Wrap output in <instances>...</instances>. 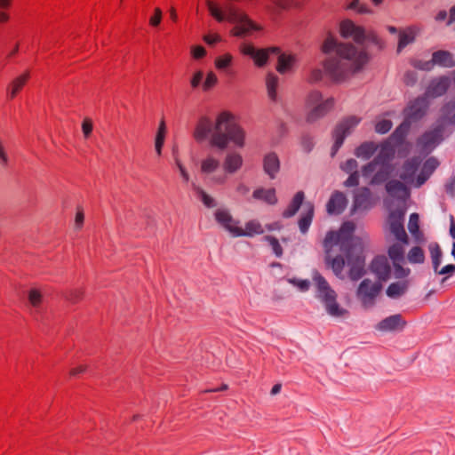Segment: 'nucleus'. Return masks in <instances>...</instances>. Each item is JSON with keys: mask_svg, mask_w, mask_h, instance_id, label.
I'll use <instances>...</instances> for the list:
<instances>
[{"mask_svg": "<svg viewBox=\"0 0 455 455\" xmlns=\"http://www.w3.org/2000/svg\"><path fill=\"white\" fill-rule=\"evenodd\" d=\"M265 239L271 245L273 251L277 257H281L283 254V248L281 244L279 243V241L277 238L272 235H267L265 236Z\"/></svg>", "mask_w": 455, "mask_h": 455, "instance_id": "864d4df0", "label": "nucleus"}, {"mask_svg": "<svg viewBox=\"0 0 455 455\" xmlns=\"http://www.w3.org/2000/svg\"><path fill=\"white\" fill-rule=\"evenodd\" d=\"M439 162L435 157H429L423 164L422 169L416 178L415 186L421 187L431 176V174L435 172V170L438 167Z\"/></svg>", "mask_w": 455, "mask_h": 455, "instance_id": "a211bd4d", "label": "nucleus"}, {"mask_svg": "<svg viewBox=\"0 0 455 455\" xmlns=\"http://www.w3.org/2000/svg\"><path fill=\"white\" fill-rule=\"evenodd\" d=\"M217 84L218 77L212 71H211L207 74L206 78L202 84V89L204 92H209L215 87Z\"/></svg>", "mask_w": 455, "mask_h": 455, "instance_id": "49530a36", "label": "nucleus"}, {"mask_svg": "<svg viewBox=\"0 0 455 455\" xmlns=\"http://www.w3.org/2000/svg\"><path fill=\"white\" fill-rule=\"evenodd\" d=\"M65 297L71 303H78L84 297V290L82 288H77L67 291Z\"/></svg>", "mask_w": 455, "mask_h": 455, "instance_id": "37998d69", "label": "nucleus"}, {"mask_svg": "<svg viewBox=\"0 0 455 455\" xmlns=\"http://www.w3.org/2000/svg\"><path fill=\"white\" fill-rule=\"evenodd\" d=\"M419 164L420 160L418 157L406 160L403 164V171L400 174L401 180L406 182H413Z\"/></svg>", "mask_w": 455, "mask_h": 455, "instance_id": "aec40b11", "label": "nucleus"}, {"mask_svg": "<svg viewBox=\"0 0 455 455\" xmlns=\"http://www.w3.org/2000/svg\"><path fill=\"white\" fill-rule=\"evenodd\" d=\"M243 165V157L237 153L228 154L224 159L223 168L227 173L237 172Z\"/></svg>", "mask_w": 455, "mask_h": 455, "instance_id": "b1692460", "label": "nucleus"}, {"mask_svg": "<svg viewBox=\"0 0 455 455\" xmlns=\"http://www.w3.org/2000/svg\"><path fill=\"white\" fill-rule=\"evenodd\" d=\"M347 8L354 10L360 14L371 12L370 8L365 4L361 3L360 0H352Z\"/></svg>", "mask_w": 455, "mask_h": 455, "instance_id": "09e8293b", "label": "nucleus"}, {"mask_svg": "<svg viewBox=\"0 0 455 455\" xmlns=\"http://www.w3.org/2000/svg\"><path fill=\"white\" fill-rule=\"evenodd\" d=\"M217 222L229 231L233 235L237 236L240 228L239 222L235 220L228 211L219 209L214 213Z\"/></svg>", "mask_w": 455, "mask_h": 455, "instance_id": "4468645a", "label": "nucleus"}, {"mask_svg": "<svg viewBox=\"0 0 455 455\" xmlns=\"http://www.w3.org/2000/svg\"><path fill=\"white\" fill-rule=\"evenodd\" d=\"M220 167L219 159L212 156H208L201 161L200 171L204 174H211L218 170Z\"/></svg>", "mask_w": 455, "mask_h": 455, "instance_id": "f704fd0d", "label": "nucleus"}, {"mask_svg": "<svg viewBox=\"0 0 455 455\" xmlns=\"http://www.w3.org/2000/svg\"><path fill=\"white\" fill-rule=\"evenodd\" d=\"M409 131V124H402L400 126H398L394 133L392 134V137L395 138L398 142L402 143Z\"/></svg>", "mask_w": 455, "mask_h": 455, "instance_id": "3c124183", "label": "nucleus"}, {"mask_svg": "<svg viewBox=\"0 0 455 455\" xmlns=\"http://www.w3.org/2000/svg\"><path fill=\"white\" fill-rule=\"evenodd\" d=\"M234 116L228 111L220 113L215 120L210 138V145L220 150L228 148L229 141L243 148L245 144V132L234 122Z\"/></svg>", "mask_w": 455, "mask_h": 455, "instance_id": "7ed1b4c3", "label": "nucleus"}, {"mask_svg": "<svg viewBox=\"0 0 455 455\" xmlns=\"http://www.w3.org/2000/svg\"><path fill=\"white\" fill-rule=\"evenodd\" d=\"M84 210L82 207H78L76 214V219H75L76 225L78 228H82V226L84 224Z\"/></svg>", "mask_w": 455, "mask_h": 455, "instance_id": "e2e57ef3", "label": "nucleus"}, {"mask_svg": "<svg viewBox=\"0 0 455 455\" xmlns=\"http://www.w3.org/2000/svg\"><path fill=\"white\" fill-rule=\"evenodd\" d=\"M212 129V124L211 119L207 116H203L198 120L193 136L196 141H202L206 139Z\"/></svg>", "mask_w": 455, "mask_h": 455, "instance_id": "5701e85b", "label": "nucleus"}, {"mask_svg": "<svg viewBox=\"0 0 455 455\" xmlns=\"http://www.w3.org/2000/svg\"><path fill=\"white\" fill-rule=\"evenodd\" d=\"M313 281L316 288L317 297L325 305L327 312L332 316H342L347 313V310L341 308L337 302V293L330 286L326 279L319 273H315L313 276Z\"/></svg>", "mask_w": 455, "mask_h": 455, "instance_id": "20e7f679", "label": "nucleus"}, {"mask_svg": "<svg viewBox=\"0 0 455 455\" xmlns=\"http://www.w3.org/2000/svg\"><path fill=\"white\" fill-rule=\"evenodd\" d=\"M354 225L344 224L339 230L327 232L323 241L324 262L338 277H343L346 264L349 266L348 276L352 281L364 275V260L359 255L351 233Z\"/></svg>", "mask_w": 455, "mask_h": 455, "instance_id": "f03ea898", "label": "nucleus"}, {"mask_svg": "<svg viewBox=\"0 0 455 455\" xmlns=\"http://www.w3.org/2000/svg\"><path fill=\"white\" fill-rule=\"evenodd\" d=\"M0 162L3 166H7L9 163L7 153L5 152L3 143L0 141Z\"/></svg>", "mask_w": 455, "mask_h": 455, "instance_id": "338daca9", "label": "nucleus"}, {"mask_svg": "<svg viewBox=\"0 0 455 455\" xmlns=\"http://www.w3.org/2000/svg\"><path fill=\"white\" fill-rule=\"evenodd\" d=\"M435 65H439L444 68L454 67L455 60L453 59V55L448 51H436L433 53L431 61L425 63V67H421V68L429 70Z\"/></svg>", "mask_w": 455, "mask_h": 455, "instance_id": "ddd939ff", "label": "nucleus"}, {"mask_svg": "<svg viewBox=\"0 0 455 455\" xmlns=\"http://www.w3.org/2000/svg\"><path fill=\"white\" fill-rule=\"evenodd\" d=\"M266 84L269 98L273 100H276V88L278 85V77L274 74H268L266 78Z\"/></svg>", "mask_w": 455, "mask_h": 455, "instance_id": "58836bf2", "label": "nucleus"}, {"mask_svg": "<svg viewBox=\"0 0 455 455\" xmlns=\"http://www.w3.org/2000/svg\"><path fill=\"white\" fill-rule=\"evenodd\" d=\"M304 192L299 191L297 192L292 200L291 201L290 204L287 206V208L283 212V218H291L294 216L299 209L300 208L303 200H304Z\"/></svg>", "mask_w": 455, "mask_h": 455, "instance_id": "cd10ccee", "label": "nucleus"}, {"mask_svg": "<svg viewBox=\"0 0 455 455\" xmlns=\"http://www.w3.org/2000/svg\"><path fill=\"white\" fill-rule=\"evenodd\" d=\"M403 244V243H394L388 248L387 251L388 256L393 261L395 275L396 278H405L411 273L409 268L403 267L401 265V262H403L404 259V249Z\"/></svg>", "mask_w": 455, "mask_h": 455, "instance_id": "9d476101", "label": "nucleus"}, {"mask_svg": "<svg viewBox=\"0 0 455 455\" xmlns=\"http://www.w3.org/2000/svg\"><path fill=\"white\" fill-rule=\"evenodd\" d=\"M271 53H280V48L268 47L265 49H258L252 58L255 65L259 68L264 67L267 64Z\"/></svg>", "mask_w": 455, "mask_h": 455, "instance_id": "bb28decb", "label": "nucleus"}, {"mask_svg": "<svg viewBox=\"0 0 455 455\" xmlns=\"http://www.w3.org/2000/svg\"><path fill=\"white\" fill-rule=\"evenodd\" d=\"M347 198L342 192H334L327 203V212L330 214H339L347 206Z\"/></svg>", "mask_w": 455, "mask_h": 455, "instance_id": "f3484780", "label": "nucleus"}, {"mask_svg": "<svg viewBox=\"0 0 455 455\" xmlns=\"http://www.w3.org/2000/svg\"><path fill=\"white\" fill-rule=\"evenodd\" d=\"M204 40L208 44H214L221 40L220 36L218 34H210L206 35L204 37Z\"/></svg>", "mask_w": 455, "mask_h": 455, "instance_id": "69168bd1", "label": "nucleus"}, {"mask_svg": "<svg viewBox=\"0 0 455 455\" xmlns=\"http://www.w3.org/2000/svg\"><path fill=\"white\" fill-rule=\"evenodd\" d=\"M291 283L301 291H307L310 286V283L307 280H293Z\"/></svg>", "mask_w": 455, "mask_h": 455, "instance_id": "774afa93", "label": "nucleus"}, {"mask_svg": "<svg viewBox=\"0 0 455 455\" xmlns=\"http://www.w3.org/2000/svg\"><path fill=\"white\" fill-rule=\"evenodd\" d=\"M89 366L85 363H79L71 367L68 371V376L70 378H79L87 372Z\"/></svg>", "mask_w": 455, "mask_h": 455, "instance_id": "de8ad7c7", "label": "nucleus"}, {"mask_svg": "<svg viewBox=\"0 0 455 455\" xmlns=\"http://www.w3.org/2000/svg\"><path fill=\"white\" fill-rule=\"evenodd\" d=\"M323 95L319 91L311 92L307 98V105L313 106L316 104L307 115V121L313 123L317 119L324 116L331 111L335 105L334 98L331 97L322 101Z\"/></svg>", "mask_w": 455, "mask_h": 455, "instance_id": "0eeeda50", "label": "nucleus"}, {"mask_svg": "<svg viewBox=\"0 0 455 455\" xmlns=\"http://www.w3.org/2000/svg\"><path fill=\"white\" fill-rule=\"evenodd\" d=\"M408 228L416 240L422 241L424 239V235L419 230V217L418 213L411 214Z\"/></svg>", "mask_w": 455, "mask_h": 455, "instance_id": "4c0bfd02", "label": "nucleus"}, {"mask_svg": "<svg viewBox=\"0 0 455 455\" xmlns=\"http://www.w3.org/2000/svg\"><path fill=\"white\" fill-rule=\"evenodd\" d=\"M415 31L411 28H408L399 33V41L397 51L401 52L405 46L415 40Z\"/></svg>", "mask_w": 455, "mask_h": 455, "instance_id": "e433bc0d", "label": "nucleus"}, {"mask_svg": "<svg viewBox=\"0 0 455 455\" xmlns=\"http://www.w3.org/2000/svg\"><path fill=\"white\" fill-rule=\"evenodd\" d=\"M197 194L200 196L202 202L206 207L211 208L215 206L214 199L212 196H210L205 191L198 188Z\"/></svg>", "mask_w": 455, "mask_h": 455, "instance_id": "6e6d98bb", "label": "nucleus"}, {"mask_svg": "<svg viewBox=\"0 0 455 455\" xmlns=\"http://www.w3.org/2000/svg\"><path fill=\"white\" fill-rule=\"evenodd\" d=\"M321 50L325 54L334 52V56L323 61V70L315 68L311 71L308 77L310 83L323 80L324 75L332 83H342L361 71L370 60L366 51L357 49L351 43L339 42L331 34L324 39Z\"/></svg>", "mask_w": 455, "mask_h": 455, "instance_id": "f257e3e1", "label": "nucleus"}, {"mask_svg": "<svg viewBox=\"0 0 455 455\" xmlns=\"http://www.w3.org/2000/svg\"><path fill=\"white\" fill-rule=\"evenodd\" d=\"M386 189L392 196H407L409 194L407 187L403 182L396 180H389L386 184Z\"/></svg>", "mask_w": 455, "mask_h": 455, "instance_id": "c9c22d12", "label": "nucleus"}, {"mask_svg": "<svg viewBox=\"0 0 455 455\" xmlns=\"http://www.w3.org/2000/svg\"><path fill=\"white\" fill-rule=\"evenodd\" d=\"M429 251L431 254L434 269L435 272H437L442 258V251L440 246L437 243L431 244L429 246Z\"/></svg>", "mask_w": 455, "mask_h": 455, "instance_id": "79ce46f5", "label": "nucleus"}, {"mask_svg": "<svg viewBox=\"0 0 455 455\" xmlns=\"http://www.w3.org/2000/svg\"><path fill=\"white\" fill-rule=\"evenodd\" d=\"M360 122V118L351 116L343 120V122L336 129V144L340 145L344 138L350 130L355 127Z\"/></svg>", "mask_w": 455, "mask_h": 455, "instance_id": "6ab92c4d", "label": "nucleus"}, {"mask_svg": "<svg viewBox=\"0 0 455 455\" xmlns=\"http://www.w3.org/2000/svg\"><path fill=\"white\" fill-rule=\"evenodd\" d=\"M406 321L400 314L390 315L379 323L378 328L383 331H394L402 330L406 325Z\"/></svg>", "mask_w": 455, "mask_h": 455, "instance_id": "dca6fc26", "label": "nucleus"}, {"mask_svg": "<svg viewBox=\"0 0 455 455\" xmlns=\"http://www.w3.org/2000/svg\"><path fill=\"white\" fill-rule=\"evenodd\" d=\"M233 56L230 53H225L215 59L214 64L217 69H224L232 63Z\"/></svg>", "mask_w": 455, "mask_h": 455, "instance_id": "a18cd8bd", "label": "nucleus"}, {"mask_svg": "<svg viewBox=\"0 0 455 455\" xmlns=\"http://www.w3.org/2000/svg\"><path fill=\"white\" fill-rule=\"evenodd\" d=\"M366 40L372 44H375L379 48H383V45H384L383 41L373 32H370V33L366 34L365 41Z\"/></svg>", "mask_w": 455, "mask_h": 455, "instance_id": "052dcab7", "label": "nucleus"}, {"mask_svg": "<svg viewBox=\"0 0 455 455\" xmlns=\"http://www.w3.org/2000/svg\"><path fill=\"white\" fill-rule=\"evenodd\" d=\"M314 217V205L312 204H307V210L301 214L299 220V227L300 231L305 234L307 232L312 220Z\"/></svg>", "mask_w": 455, "mask_h": 455, "instance_id": "473e14b6", "label": "nucleus"}, {"mask_svg": "<svg viewBox=\"0 0 455 455\" xmlns=\"http://www.w3.org/2000/svg\"><path fill=\"white\" fill-rule=\"evenodd\" d=\"M442 140L440 131L426 132L417 140L421 152L431 151Z\"/></svg>", "mask_w": 455, "mask_h": 455, "instance_id": "2eb2a0df", "label": "nucleus"}, {"mask_svg": "<svg viewBox=\"0 0 455 455\" xmlns=\"http://www.w3.org/2000/svg\"><path fill=\"white\" fill-rule=\"evenodd\" d=\"M257 51L258 50L255 49V47L252 44H243L241 47V52L244 55L251 56V58H253Z\"/></svg>", "mask_w": 455, "mask_h": 455, "instance_id": "0e129e2a", "label": "nucleus"}, {"mask_svg": "<svg viewBox=\"0 0 455 455\" xmlns=\"http://www.w3.org/2000/svg\"><path fill=\"white\" fill-rule=\"evenodd\" d=\"M92 130H93V123H92V119L88 118V117L84 118L82 123V131H83L84 137L85 139L90 138L92 135Z\"/></svg>", "mask_w": 455, "mask_h": 455, "instance_id": "5fc2aeb1", "label": "nucleus"}, {"mask_svg": "<svg viewBox=\"0 0 455 455\" xmlns=\"http://www.w3.org/2000/svg\"><path fill=\"white\" fill-rule=\"evenodd\" d=\"M263 233L264 228L258 220H252L245 224L244 228L240 227L237 236H253Z\"/></svg>", "mask_w": 455, "mask_h": 455, "instance_id": "a878e982", "label": "nucleus"}, {"mask_svg": "<svg viewBox=\"0 0 455 455\" xmlns=\"http://www.w3.org/2000/svg\"><path fill=\"white\" fill-rule=\"evenodd\" d=\"M339 35L343 38H351L358 44L365 42L366 33L362 26L356 25L351 20H344L339 23Z\"/></svg>", "mask_w": 455, "mask_h": 455, "instance_id": "1a4fd4ad", "label": "nucleus"}, {"mask_svg": "<svg viewBox=\"0 0 455 455\" xmlns=\"http://www.w3.org/2000/svg\"><path fill=\"white\" fill-rule=\"evenodd\" d=\"M383 291L381 281L364 278L358 285L356 298L365 307H372Z\"/></svg>", "mask_w": 455, "mask_h": 455, "instance_id": "423d86ee", "label": "nucleus"}, {"mask_svg": "<svg viewBox=\"0 0 455 455\" xmlns=\"http://www.w3.org/2000/svg\"><path fill=\"white\" fill-rule=\"evenodd\" d=\"M263 168L270 179H275L280 171V160L276 154L269 153L263 159Z\"/></svg>", "mask_w": 455, "mask_h": 455, "instance_id": "412c9836", "label": "nucleus"}, {"mask_svg": "<svg viewBox=\"0 0 455 455\" xmlns=\"http://www.w3.org/2000/svg\"><path fill=\"white\" fill-rule=\"evenodd\" d=\"M392 122L387 119H383L376 123L375 131L378 133L385 134L388 132L392 128Z\"/></svg>", "mask_w": 455, "mask_h": 455, "instance_id": "603ef678", "label": "nucleus"}, {"mask_svg": "<svg viewBox=\"0 0 455 455\" xmlns=\"http://www.w3.org/2000/svg\"><path fill=\"white\" fill-rule=\"evenodd\" d=\"M166 135V124L164 120H161L158 127V131L156 137V150L157 154L160 156L162 148L164 146V139Z\"/></svg>", "mask_w": 455, "mask_h": 455, "instance_id": "a19ab883", "label": "nucleus"}, {"mask_svg": "<svg viewBox=\"0 0 455 455\" xmlns=\"http://www.w3.org/2000/svg\"><path fill=\"white\" fill-rule=\"evenodd\" d=\"M207 9L210 15L218 22L226 20V12H224L220 4L214 0H205Z\"/></svg>", "mask_w": 455, "mask_h": 455, "instance_id": "72a5a7b5", "label": "nucleus"}, {"mask_svg": "<svg viewBox=\"0 0 455 455\" xmlns=\"http://www.w3.org/2000/svg\"><path fill=\"white\" fill-rule=\"evenodd\" d=\"M203 78H204V72L202 70L196 71L193 75V76L190 80L191 87L193 89H196L201 84Z\"/></svg>", "mask_w": 455, "mask_h": 455, "instance_id": "4d7b16f0", "label": "nucleus"}, {"mask_svg": "<svg viewBox=\"0 0 455 455\" xmlns=\"http://www.w3.org/2000/svg\"><path fill=\"white\" fill-rule=\"evenodd\" d=\"M225 21L235 24L231 31L235 36H244L251 30L257 29L255 24L245 12L234 5H229L227 8Z\"/></svg>", "mask_w": 455, "mask_h": 455, "instance_id": "39448f33", "label": "nucleus"}, {"mask_svg": "<svg viewBox=\"0 0 455 455\" xmlns=\"http://www.w3.org/2000/svg\"><path fill=\"white\" fill-rule=\"evenodd\" d=\"M255 200L262 201L267 204L274 205L277 203L276 191L274 188H258L252 193Z\"/></svg>", "mask_w": 455, "mask_h": 455, "instance_id": "4be33fe9", "label": "nucleus"}, {"mask_svg": "<svg viewBox=\"0 0 455 455\" xmlns=\"http://www.w3.org/2000/svg\"><path fill=\"white\" fill-rule=\"evenodd\" d=\"M371 273L377 276L378 281L387 282L391 276V266L387 258L384 255L376 256L370 263Z\"/></svg>", "mask_w": 455, "mask_h": 455, "instance_id": "9b49d317", "label": "nucleus"}, {"mask_svg": "<svg viewBox=\"0 0 455 455\" xmlns=\"http://www.w3.org/2000/svg\"><path fill=\"white\" fill-rule=\"evenodd\" d=\"M359 184V173L355 172L349 175L347 180L345 181L347 187H355Z\"/></svg>", "mask_w": 455, "mask_h": 455, "instance_id": "680f3d73", "label": "nucleus"}, {"mask_svg": "<svg viewBox=\"0 0 455 455\" xmlns=\"http://www.w3.org/2000/svg\"><path fill=\"white\" fill-rule=\"evenodd\" d=\"M448 86V80L446 78H440L429 85L427 93L431 97L441 96L446 92Z\"/></svg>", "mask_w": 455, "mask_h": 455, "instance_id": "2f4dec72", "label": "nucleus"}, {"mask_svg": "<svg viewBox=\"0 0 455 455\" xmlns=\"http://www.w3.org/2000/svg\"><path fill=\"white\" fill-rule=\"evenodd\" d=\"M44 300V294L42 289L34 287L28 291V302L31 307L36 310L41 309Z\"/></svg>", "mask_w": 455, "mask_h": 455, "instance_id": "393cba45", "label": "nucleus"}, {"mask_svg": "<svg viewBox=\"0 0 455 455\" xmlns=\"http://www.w3.org/2000/svg\"><path fill=\"white\" fill-rule=\"evenodd\" d=\"M31 79V70L26 69L10 81L6 87V98L13 100L26 87Z\"/></svg>", "mask_w": 455, "mask_h": 455, "instance_id": "f8f14e48", "label": "nucleus"}, {"mask_svg": "<svg viewBox=\"0 0 455 455\" xmlns=\"http://www.w3.org/2000/svg\"><path fill=\"white\" fill-rule=\"evenodd\" d=\"M408 286L407 280L392 283L386 291L387 295L392 299L399 298L406 292Z\"/></svg>", "mask_w": 455, "mask_h": 455, "instance_id": "c85d7f7f", "label": "nucleus"}, {"mask_svg": "<svg viewBox=\"0 0 455 455\" xmlns=\"http://www.w3.org/2000/svg\"><path fill=\"white\" fill-rule=\"evenodd\" d=\"M378 149V145L373 141H365L355 149V156L363 159L371 157Z\"/></svg>", "mask_w": 455, "mask_h": 455, "instance_id": "7c9ffc66", "label": "nucleus"}, {"mask_svg": "<svg viewBox=\"0 0 455 455\" xmlns=\"http://www.w3.org/2000/svg\"><path fill=\"white\" fill-rule=\"evenodd\" d=\"M278 60L276 65V70L280 74H284L289 71L296 61V58L292 54L278 53Z\"/></svg>", "mask_w": 455, "mask_h": 455, "instance_id": "c756f323", "label": "nucleus"}, {"mask_svg": "<svg viewBox=\"0 0 455 455\" xmlns=\"http://www.w3.org/2000/svg\"><path fill=\"white\" fill-rule=\"evenodd\" d=\"M408 260L412 264H421L425 261V253L419 246L412 247L408 252Z\"/></svg>", "mask_w": 455, "mask_h": 455, "instance_id": "ea45409f", "label": "nucleus"}, {"mask_svg": "<svg viewBox=\"0 0 455 455\" xmlns=\"http://www.w3.org/2000/svg\"><path fill=\"white\" fill-rule=\"evenodd\" d=\"M191 54L194 59L199 60L206 55V51L203 46L197 45L192 48Z\"/></svg>", "mask_w": 455, "mask_h": 455, "instance_id": "bf43d9fd", "label": "nucleus"}, {"mask_svg": "<svg viewBox=\"0 0 455 455\" xmlns=\"http://www.w3.org/2000/svg\"><path fill=\"white\" fill-rule=\"evenodd\" d=\"M371 191L367 188L358 189L355 196V205L361 206L370 199Z\"/></svg>", "mask_w": 455, "mask_h": 455, "instance_id": "c03bdc74", "label": "nucleus"}, {"mask_svg": "<svg viewBox=\"0 0 455 455\" xmlns=\"http://www.w3.org/2000/svg\"><path fill=\"white\" fill-rule=\"evenodd\" d=\"M163 20V12L159 7H156L153 11V14L148 20V25L152 28H157Z\"/></svg>", "mask_w": 455, "mask_h": 455, "instance_id": "8fccbe9b", "label": "nucleus"}, {"mask_svg": "<svg viewBox=\"0 0 455 455\" xmlns=\"http://www.w3.org/2000/svg\"><path fill=\"white\" fill-rule=\"evenodd\" d=\"M405 210L396 209L392 211L387 218L390 232L403 244L409 243V237L403 227Z\"/></svg>", "mask_w": 455, "mask_h": 455, "instance_id": "6e6552de", "label": "nucleus"}, {"mask_svg": "<svg viewBox=\"0 0 455 455\" xmlns=\"http://www.w3.org/2000/svg\"><path fill=\"white\" fill-rule=\"evenodd\" d=\"M424 116V111L419 108H416L415 106H411L410 108V112L408 114V117L411 120H417L421 118Z\"/></svg>", "mask_w": 455, "mask_h": 455, "instance_id": "13d9d810", "label": "nucleus"}]
</instances>
